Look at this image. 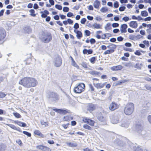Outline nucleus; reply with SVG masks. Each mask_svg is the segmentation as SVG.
Here are the masks:
<instances>
[{
	"mask_svg": "<svg viewBox=\"0 0 151 151\" xmlns=\"http://www.w3.org/2000/svg\"><path fill=\"white\" fill-rule=\"evenodd\" d=\"M83 127L85 129H87L89 130H92V128L87 124H85L83 125Z\"/></svg>",
	"mask_w": 151,
	"mask_h": 151,
	"instance_id": "e433bc0d",
	"label": "nucleus"
},
{
	"mask_svg": "<svg viewBox=\"0 0 151 151\" xmlns=\"http://www.w3.org/2000/svg\"><path fill=\"white\" fill-rule=\"evenodd\" d=\"M111 29V25L109 23H107L105 27V29L106 30H110Z\"/></svg>",
	"mask_w": 151,
	"mask_h": 151,
	"instance_id": "de8ad7c7",
	"label": "nucleus"
},
{
	"mask_svg": "<svg viewBox=\"0 0 151 151\" xmlns=\"http://www.w3.org/2000/svg\"><path fill=\"white\" fill-rule=\"evenodd\" d=\"M34 135L38 136L41 138H44L45 137L44 135L38 130H35L34 131Z\"/></svg>",
	"mask_w": 151,
	"mask_h": 151,
	"instance_id": "aec40b11",
	"label": "nucleus"
},
{
	"mask_svg": "<svg viewBox=\"0 0 151 151\" xmlns=\"http://www.w3.org/2000/svg\"><path fill=\"white\" fill-rule=\"evenodd\" d=\"M73 117L69 116L66 115L63 118V121L64 122H69L73 119Z\"/></svg>",
	"mask_w": 151,
	"mask_h": 151,
	"instance_id": "6ab92c4d",
	"label": "nucleus"
},
{
	"mask_svg": "<svg viewBox=\"0 0 151 151\" xmlns=\"http://www.w3.org/2000/svg\"><path fill=\"white\" fill-rule=\"evenodd\" d=\"M16 142L20 146H21L22 145V142L20 139H18L17 140Z\"/></svg>",
	"mask_w": 151,
	"mask_h": 151,
	"instance_id": "13d9d810",
	"label": "nucleus"
},
{
	"mask_svg": "<svg viewBox=\"0 0 151 151\" xmlns=\"http://www.w3.org/2000/svg\"><path fill=\"white\" fill-rule=\"evenodd\" d=\"M40 13L41 14V17L42 18H45L47 16V15L49 14V12L46 10H45L43 12H41Z\"/></svg>",
	"mask_w": 151,
	"mask_h": 151,
	"instance_id": "412c9836",
	"label": "nucleus"
},
{
	"mask_svg": "<svg viewBox=\"0 0 151 151\" xmlns=\"http://www.w3.org/2000/svg\"><path fill=\"white\" fill-rule=\"evenodd\" d=\"M100 5V2L97 0L95 1L93 4V6L94 7L97 9H99Z\"/></svg>",
	"mask_w": 151,
	"mask_h": 151,
	"instance_id": "a878e982",
	"label": "nucleus"
},
{
	"mask_svg": "<svg viewBox=\"0 0 151 151\" xmlns=\"http://www.w3.org/2000/svg\"><path fill=\"white\" fill-rule=\"evenodd\" d=\"M6 35V32L4 29H0V44L3 43Z\"/></svg>",
	"mask_w": 151,
	"mask_h": 151,
	"instance_id": "39448f33",
	"label": "nucleus"
},
{
	"mask_svg": "<svg viewBox=\"0 0 151 151\" xmlns=\"http://www.w3.org/2000/svg\"><path fill=\"white\" fill-rule=\"evenodd\" d=\"M49 97L53 99V100L55 101L59 99V96L57 93L53 92H51L49 95Z\"/></svg>",
	"mask_w": 151,
	"mask_h": 151,
	"instance_id": "1a4fd4ad",
	"label": "nucleus"
},
{
	"mask_svg": "<svg viewBox=\"0 0 151 151\" xmlns=\"http://www.w3.org/2000/svg\"><path fill=\"white\" fill-rule=\"evenodd\" d=\"M147 27L148 28L146 29L147 33L150 34L151 32V24H148Z\"/></svg>",
	"mask_w": 151,
	"mask_h": 151,
	"instance_id": "a19ab883",
	"label": "nucleus"
},
{
	"mask_svg": "<svg viewBox=\"0 0 151 151\" xmlns=\"http://www.w3.org/2000/svg\"><path fill=\"white\" fill-rule=\"evenodd\" d=\"M102 31H99L96 32V37L98 39H100L101 38V36L99 34L101 33Z\"/></svg>",
	"mask_w": 151,
	"mask_h": 151,
	"instance_id": "4c0bfd02",
	"label": "nucleus"
},
{
	"mask_svg": "<svg viewBox=\"0 0 151 151\" xmlns=\"http://www.w3.org/2000/svg\"><path fill=\"white\" fill-rule=\"evenodd\" d=\"M37 84V81L35 78L29 77L27 88L35 87Z\"/></svg>",
	"mask_w": 151,
	"mask_h": 151,
	"instance_id": "7ed1b4c3",
	"label": "nucleus"
},
{
	"mask_svg": "<svg viewBox=\"0 0 151 151\" xmlns=\"http://www.w3.org/2000/svg\"><path fill=\"white\" fill-rule=\"evenodd\" d=\"M29 12L30 13V15L33 17H35L36 14H35V11L34 9H32L29 10Z\"/></svg>",
	"mask_w": 151,
	"mask_h": 151,
	"instance_id": "72a5a7b5",
	"label": "nucleus"
},
{
	"mask_svg": "<svg viewBox=\"0 0 151 151\" xmlns=\"http://www.w3.org/2000/svg\"><path fill=\"white\" fill-rule=\"evenodd\" d=\"M67 144L68 146L71 147H76L78 146V144L76 143L68 142L67 143Z\"/></svg>",
	"mask_w": 151,
	"mask_h": 151,
	"instance_id": "bb28decb",
	"label": "nucleus"
},
{
	"mask_svg": "<svg viewBox=\"0 0 151 151\" xmlns=\"http://www.w3.org/2000/svg\"><path fill=\"white\" fill-rule=\"evenodd\" d=\"M97 60V57L96 56H93L92 57L89 59L91 63L92 64H94L95 63L96 60Z\"/></svg>",
	"mask_w": 151,
	"mask_h": 151,
	"instance_id": "cd10ccee",
	"label": "nucleus"
},
{
	"mask_svg": "<svg viewBox=\"0 0 151 151\" xmlns=\"http://www.w3.org/2000/svg\"><path fill=\"white\" fill-rule=\"evenodd\" d=\"M43 42L45 43H48L52 39V36L50 33H47L44 35L43 38Z\"/></svg>",
	"mask_w": 151,
	"mask_h": 151,
	"instance_id": "0eeeda50",
	"label": "nucleus"
},
{
	"mask_svg": "<svg viewBox=\"0 0 151 151\" xmlns=\"http://www.w3.org/2000/svg\"><path fill=\"white\" fill-rule=\"evenodd\" d=\"M124 50L126 51H129V52H132V49L131 48H124Z\"/></svg>",
	"mask_w": 151,
	"mask_h": 151,
	"instance_id": "052dcab7",
	"label": "nucleus"
},
{
	"mask_svg": "<svg viewBox=\"0 0 151 151\" xmlns=\"http://www.w3.org/2000/svg\"><path fill=\"white\" fill-rule=\"evenodd\" d=\"M73 27L76 29H78L79 28V25L78 23H76L74 25Z\"/></svg>",
	"mask_w": 151,
	"mask_h": 151,
	"instance_id": "bf43d9fd",
	"label": "nucleus"
},
{
	"mask_svg": "<svg viewBox=\"0 0 151 151\" xmlns=\"http://www.w3.org/2000/svg\"><path fill=\"white\" fill-rule=\"evenodd\" d=\"M90 74L93 76H96L100 75L101 73L96 71H92L90 72Z\"/></svg>",
	"mask_w": 151,
	"mask_h": 151,
	"instance_id": "c756f323",
	"label": "nucleus"
},
{
	"mask_svg": "<svg viewBox=\"0 0 151 151\" xmlns=\"http://www.w3.org/2000/svg\"><path fill=\"white\" fill-rule=\"evenodd\" d=\"M95 123V122L93 120L89 119L86 123L88 124L91 126H93Z\"/></svg>",
	"mask_w": 151,
	"mask_h": 151,
	"instance_id": "c85d7f7f",
	"label": "nucleus"
},
{
	"mask_svg": "<svg viewBox=\"0 0 151 151\" xmlns=\"http://www.w3.org/2000/svg\"><path fill=\"white\" fill-rule=\"evenodd\" d=\"M134 105L132 102L128 103L125 105L124 111L125 114L129 115L133 112L134 109Z\"/></svg>",
	"mask_w": 151,
	"mask_h": 151,
	"instance_id": "f257e3e1",
	"label": "nucleus"
},
{
	"mask_svg": "<svg viewBox=\"0 0 151 151\" xmlns=\"http://www.w3.org/2000/svg\"><path fill=\"white\" fill-rule=\"evenodd\" d=\"M6 94H5L4 92L2 91H0V99L3 98L5 97Z\"/></svg>",
	"mask_w": 151,
	"mask_h": 151,
	"instance_id": "c03bdc74",
	"label": "nucleus"
},
{
	"mask_svg": "<svg viewBox=\"0 0 151 151\" xmlns=\"http://www.w3.org/2000/svg\"><path fill=\"white\" fill-rule=\"evenodd\" d=\"M123 68V67L121 65L114 66L111 68V70L113 71H117L121 70Z\"/></svg>",
	"mask_w": 151,
	"mask_h": 151,
	"instance_id": "9b49d317",
	"label": "nucleus"
},
{
	"mask_svg": "<svg viewBox=\"0 0 151 151\" xmlns=\"http://www.w3.org/2000/svg\"><path fill=\"white\" fill-rule=\"evenodd\" d=\"M14 116L16 118H19L21 117V115L17 112H14L13 113Z\"/></svg>",
	"mask_w": 151,
	"mask_h": 151,
	"instance_id": "a18cd8bd",
	"label": "nucleus"
},
{
	"mask_svg": "<svg viewBox=\"0 0 151 151\" xmlns=\"http://www.w3.org/2000/svg\"><path fill=\"white\" fill-rule=\"evenodd\" d=\"M84 151H94L92 149H89L87 147L83 149Z\"/></svg>",
	"mask_w": 151,
	"mask_h": 151,
	"instance_id": "774afa93",
	"label": "nucleus"
},
{
	"mask_svg": "<svg viewBox=\"0 0 151 151\" xmlns=\"http://www.w3.org/2000/svg\"><path fill=\"white\" fill-rule=\"evenodd\" d=\"M69 124H70L69 123H67V124H63L62 125V127L65 129H66L68 127V126L69 125Z\"/></svg>",
	"mask_w": 151,
	"mask_h": 151,
	"instance_id": "5fc2aeb1",
	"label": "nucleus"
},
{
	"mask_svg": "<svg viewBox=\"0 0 151 151\" xmlns=\"http://www.w3.org/2000/svg\"><path fill=\"white\" fill-rule=\"evenodd\" d=\"M75 33L76 34V37L78 39H80L83 37V34L81 32L78 30L74 29V31Z\"/></svg>",
	"mask_w": 151,
	"mask_h": 151,
	"instance_id": "a211bd4d",
	"label": "nucleus"
},
{
	"mask_svg": "<svg viewBox=\"0 0 151 151\" xmlns=\"http://www.w3.org/2000/svg\"><path fill=\"white\" fill-rule=\"evenodd\" d=\"M114 6L115 8H117L119 6L118 2L117 1H116L114 3Z\"/></svg>",
	"mask_w": 151,
	"mask_h": 151,
	"instance_id": "e2e57ef3",
	"label": "nucleus"
},
{
	"mask_svg": "<svg viewBox=\"0 0 151 151\" xmlns=\"http://www.w3.org/2000/svg\"><path fill=\"white\" fill-rule=\"evenodd\" d=\"M72 65L73 66L76 67L78 69H80L79 66L77 64L75 60L72 62Z\"/></svg>",
	"mask_w": 151,
	"mask_h": 151,
	"instance_id": "58836bf2",
	"label": "nucleus"
},
{
	"mask_svg": "<svg viewBox=\"0 0 151 151\" xmlns=\"http://www.w3.org/2000/svg\"><path fill=\"white\" fill-rule=\"evenodd\" d=\"M111 36V35L110 33H107L103 34L101 36V38L103 39H109V37Z\"/></svg>",
	"mask_w": 151,
	"mask_h": 151,
	"instance_id": "b1692460",
	"label": "nucleus"
},
{
	"mask_svg": "<svg viewBox=\"0 0 151 151\" xmlns=\"http://www.w3.org/2000/svg\"><path fill=\"white\" fill-rule=\"evenodd\" d=\"M144 52L142 50L141 51H139V50H136V51L134 52V54L138 56H140L141 55V53L140 52Z\"/></svg>",
	"mask_w": 151,
	"mask_h": 151,
	"instance_id": "79ce46f5",
	"label": "nucleus"
},
{
	"mask_svg": "<svg viewBox=\"0 0 151 151\" xmlns=\"http://www.w3.org/2000/svg\"><path fill=\"white\" fill-rule=\"evenodd\" d=\"M81 65L85 68H87L88 67L87 63L85 62H83L81 64Z\"/></svg>",
	"mask_w": 151,
	"mask_h": 151,
	"instance_id": "37998d69",
	"label": "nucleus"
},
{
	"mask_svg": "<svg viewBox=\"0 0 151 151\" xmlns=\"http://www.w3.org/2000/svg\"><path fill=\"white\" fill-rule=\"evenodd\" d=\"M62 60L61 59L58 58L55 61V65L56 67H60L62 64Z\"/></svg>",
	"mask_w": 151,
	"mask_h": 151,
	"instance_id": "4be33fe9",
	"label": "nucleus"
},
{
	"mask_svg": "<svg viewBox=\"0 0 151 151\" xmlns=\"http://www.w3.org/2000/svg\"><path fill=\"white\" fill-rule=\"evenodd\" d=\"M14 122L20 127H26L27 126L26 124L25 123L22 122L18 121H15Z\"/></svg>",
	"mask_w": 151,
	"mask_h": 151,
	"instance_id": "393cba45",
	"label": "nucleus"
},
{
	"mask_svg": "<svg viewBox=\"0 0 151 151\" xmlns=\"http://www.w3.org/2000/svg\"><path fill=\"white\" fill-rule=\"evenodd\" d=\"M23 133L29 137H30L31 136V134L27 131H24L23 132Z\"/></svg>",
	"mask_w": 151,
	"mask_h": 151,
	"instance_id": "8fccbe9b",
	"label": "nucleus"
},
{
	"mask_svg": "<svg viewBox=\"0 0 151 151\" xmlns=\"http://www.w3.org/2000/svg\"><path fill=\"white\" fill-rule=\"evenodd\" d=\"M96 107L93 104H89L87 106V110L91 113L95 110Z\"/></svg>",
	"mask_w": 151,
	"mask_h": 151,
	"instance_id": "9d476101",
	"label": "nucleus"
},
{
	"mask_svg": "<svg viewBox=\"0 0 151 151\" xmlns=\"http://www.w3.org/2000/svg\"><path fill=\"white\" fill-rule=\"evenodd\" d=\"M128 24L130 27L134 29H136L138 26L137 22L136 21H131Z\"/></svg>",
	"mask_w": 151,
	"mask_h": 151,
	"instance_id": "f8f14e48",
	"label": "nucleus"
},
{
	"mask_svg": "<svg viewBox=\"0 0 151 151\" xmlns=\"http://www.w3.org/2000/svg\"><path fill=\"white\" fill-rule=\"evenodd\" d=\"M55 7L59 10H61L62 9V6L59 4H56L55 5Z\"/></svg>",
	"mask_w": 151,
	"mask_h": 151,
	"instance_id": "864d4df0",
	"label": "nucleus"
},
{
	"mask_svg": "<svg viewBox=\"0 0 151 151\" xmlns=\"http://www.w3.org/2000/svg\"><path fill=\"white\" fill-rule=\"evenodd\" d=\"M98 119L100 121L103 122L105 121V119L103 116L99 115L98 116Z\"/></svg>",
	"mask_w": 151,
	"mask_h": 151,
	"instance_id": "7c9ffc66",
	"label": "nucleus"
},
{
	"mask_svg": "<svg viewBox=\"0 0 151 151\" xmlns=\"http://www.w3.org/2000/svg\"><path fill=\"white\" fill-rule=\"evenodd\" d=\"M105 83H93V85L97 89H101L104 87Z\"/></svg>",
	"mask_w": 151,
	"mask_h": 151,
	"instance_id": "4468645a",
	"label": "nucleus"
},
{
	"mask_svg": "<svg viewBox=\"0 0 151 151\" xmlns=\"http://www.w3.org/2000/svg\"><path fill=\"white\" fill-rule=\"evenodd\" d=\"M29 78V77H24L22 78L19 81V83L27 88Z\"/></svg>",
	"mask_w": 151,
	"mask_h": 151,
	"instance_id": "20e7f679",
	"label": "nucleus"
},
{
	"mask_svg": "<svg viewBox=\"0 0 151 151\" xmlns=\"http://www.w3.org/2000/svg\"><path fill=\"white\" fill-rule=\"evenodd\" d=\"M53 110L56 112H57L61 114H65L68 113V111L65 110L53 109Z\"/></svg>",
	"mask_w": 151,
	"mask_h": 151,
	"instance_id": "2eb2a0df",
	"label": "nucleus"
},
{
	"mask_svg": "<svg viewBox=\"0 0 151 151\" xmlns=\"http://www.w3.org/2000/svg\"><path fill=\"white\" fill-rule=\"evenodd\" d=\"M134 151H143V150L140 147H137L134 150Z\"/></svg>",
	"mask_w": 151,
	"mask_h": 151,
	"instance_id": "69168bd1",
	"label": "nucleus"
},
{
	"mask_svg": "<svg viewBox=\"0 0 151 151\" xmlns=\"http://www.w3.org/2000/svg\"><path fill=\"white\" fill-rule=\"evenodd\" d=\"M119 107V106L118 104L114 101H113L110 104L109 109L110 110L113 111L117 109Z\"/></svg>",
	"mask_w": 151,
	"mask_h": 151,
	"instance_id": "6e6552de",
	"label": "nucleus"
},
{
	"mask_svg": "<svg viewBox=\"0 0 151 151\" xmlns=\"http://www.w3.org/2000/svg\"><path fill=\"white\" fill-rule=\"evenodd\" d=\"M93 27L94 28L97 29H101V26L99 24L97 23H94L93 25Z\"/></svg>",
	"mask_w": 151,
	"mask_h": 151,
	"instance_id": "2f4dec72",
	"label": "nucleus"
},
{
	"mask_svg": "<svg viewBox=\"0 0 151 151\" xmlns=\"http://www.w3.org/2000/svg\"><path fill=\"white\" fill-rule=\"evenodd\" d=\"M141 14L142 16L146 17L148 15V14L147 11H143L141 12Z\"/></svg>",
	"mask_w": 151,
	"mask_h": 151,
	"instance_id": "c9c22d12",
	"label": "nucleus"
},
{
	"mask_svg": "<svg viewBox=\"0 0 151 151\" xmlns=\"http://www.w3.org/2000/svg\"><path fill=\"white\" fill-rule=\"evenodd\" d=\"M93 52V50L91 49H89L88 50L84 49L83 51V53L84 55L86 54L88 55L91 54Z\"/></svg>",
	"mask_w": 151,
	"mask_h": 151,
	"instance_id": "5701e85b",
	"label": "nucleus"
},
{
	"mask_svg": "<svg viewBox=\"0 0 151 151\" xmlns=\"http://www.w3.org/2000/svg\"><path fill=\"white\" fill-rule=\"evenodd\" d=\"M6 125L9 126L12 129H13L15 130H17L19 132H22L21 129L19 127L17 128L15 125H14L9 124H6Z\"/></svg>",
	"mask_w": 151,
	"mask_h": 151,
	"instance_id": "f3484780",
	"label": "nucleus"
},
{
	"mask_svg": "<svg viewBox=\"0 0 151 151\" xmlns=\"http://www.w3.org/2000/svg\"><path fill=\"white\" fill-rule=\"evenodd\" d=\"M89 86L91 91H94V88L91 84L89 85Z\"/></svg>",
	"mask_w": 151,
	"mask_h": 151,
	"instance_id": "680f3d73",
	"label": "nucleus"
},
{
	"mask_svg": "<svg viewBox=\"0 0 151 151\" xmlns=\"http://www.w3.org/2000/svg\"><path fill=\"white\" fill-rule=\"evenodd\" d=\"M128 26L126 24H123L121 26L120 28L121 32L122 33H125L127 32V29Z\"/></svg>",
	"mask_w": 151,
	"mask_h": 151,
	"instance_id": "dca6fc26",
	"label": "nucleus"
},
{
	"mask_svg": "<svg viewBox=\"0 0 151 151\" xmlns=\"http://www.w3.org/2000/svg\"><path fill=\"white\" fill-rule=\"evenodd\" d=\"M5 149L3 145H0V151H4Z\"/></svg>",
	"mask_w": 151,
	"mask_h": 151,
	"instance_id": "338daca9",
	"label": "nucleus"
},
{
	"mask_svg": "<svg viewBox=\"0 0 151 151\" xmlns=\"http://www.w3.org/2000/svg\"><path fill=\"white\" fill-rule=\"evenodd\" d=\"M108 10V9L107 7H103L100 9V11L103 13L106 12Z\"/></svg>",
	"mask_w": 151,
	"mask_h": 151,
	"instance_id": "ea45409f",
	"label": "nucleus"
},
{
	"mask_svg": "<svg viewBox=\"0 0 151 151\" xmlns=\"http://www.w3.org/2000/svg\"><path fill=\"white\" fill-rule=\"evenodd\" d=\"M63 11L64 12H67L69 11V8L67 7H64L63 8Z\"/></svg>",
	"mask_w": 151,
	"mask_h": 151,
	"instance_id": "6e6d98bb",
	"label": "nucleus"
},
{
	"mask_svg": "<svg viewBox=\"0 0 151 151\" xmlns=\"http://www.w3.org/2000/svg\"><path fill=\"white\" fill-rule=\"evenodd\" d=\"M85 35L86 36H88L90 35L91 34V32L88 30H86L84 31Z\"/></svg>",
	"mask_w": 151,
	"mask_h": 151,
	"instance_id": "49530a36",
	"label": "nucleus"
},
{
	"mask_svg": "<svg viewBox=\"0 0 151 151\" xmlns=\"http://www.w3.org/2000/svg\"><path fill=\"white\" fill-rule=\"evenodd\" d=\"M86 21V19L85 18L82 19L81 20V23L82 24H84Z\"/></svg>",
	"mask_w": 151,
	"mask_h": 151,
	"instance_id": "603ef678",
	"label": "nucleus"
},
{
	"mask_svg": "<svg viewBox=\"0 0 151 151\" xmlns=\"http://www.w3.org/2000/svg\"><path fill=\"white\" fill-rule=\"evenodd\" d=\"M85 87L84 84L83 83H81L74 88V91L76 93H81L84 91Z\"/></svg>",
	"mask_w": 151,
	"mask_h": 151,
	"instance_id": "f03ea898",
	"label": "nucleus"
},
{
	"mask_svg": "<svg viewBox=\"0 0 151 151\" xmlns=\"http://www.w3.org/2000/svg\"><path fill=\"white\" fill-rule=\"evenodd\" d=\"M26 64L27 65H29L31 64L32 62V59L30 57L27 58L25 60Z\"/></svg>",
	"mask_w": 151,
	"mask_h": 151,
	"instance_id": "f704fd0d",
	"label": "nucleus"
},
{
	"mask_svg": "<svg viewBox=\"0 0 151 151\" xmlns=\"http://www.w3.org/2000/svg\"><path fill=\"white\" fill-rule=\"evenodd\" d=\"M129 80L125 79L122 81H118V83L116 84V85H121L122 83H125L128 82Z\"/></svg>",
	"mask_w": 151,
	"mask_h": 151,
	"instance_id": "473e14b6",
	"label": "nucleus"
},
{
	"mask_svg": "<svg viewBox=\"0 0 151 151\" xmlns=\"http://www.w3.org/2000/svg\"><path fill=\"white\" fill-rule=\"evenodd\" d=\"M107 47L111 49L105 51L104 52V54L105 55L113 53L114 51V49L116 48V46L115 45L112 44L111 45L108 46Z\"/></svg>",
	"mask_w": 151,
	"mask_h": 151,
	"instance_id": "423d86ee",
	"label": "nucleus"
},
{
	"mask_svg": "<svg viewBox=\"0 0 151 151\" xmlns=\"http://www.w3.org/2000/svg\"><path fill=\"white\" fill-rule=\"evenodd\" d=\"M37 148L44 151H51V150L50 148L42 145L37 146Z\"/></svg>",
	"mask_w": 151,
	"mask_h": 151,
	"instance_id": "ddd939ff",
	"label": "nucleus"
},
{
	"mask_svg": "<svg viewBox=\"0 0 151 151\" xmlns=\"http://www.w3.org/2000/svg\"><path fill=\"white\" fill-rule=\"evenodd\" d=\"M126 9V7L124 6H120L119 8V10L120 11L122 12L124 11Z\"/></svg>",
	"mask_w": 151,
	"mask_h": 151,
	"instance_id": "4d7b16f0",
	"label": "nucleus"
},
{
	"mask_svg": "<svg viewBox=\"0 0 151 151\" xmlns=\"http://www.w3.org/2000/svg\"><path fill=\"white\" fill-rule=\"evenodd\" d=\"M89 118H88L86 117H82V121L85 123H87V121H88Z\"/></svg>",
	"mask_w": 151,
	"mask_h": 151,
	"instance_id": "3c124183",
	"label": "nucleus"
},
{
	"mask_svg": "<svg viewBox=\"0 0 151 151\" xmlns=\"http://www.w3.org/2000/svg\"><path fill=\"white\" fill-rule=\"evenodd\" d=\"M90 43L91 44H93L95 43L96 42L95 40L93 38H91L90 39Z\"/></svg>",
	"mask_w": 151,
	"mask_h": 151,
	"instance_id": "0e129e2a",
	"label": "nucleus"
},
{
	"mask_svg": "<svg viewBox=\"0 0 151 151\" xmlns=\"http://www.w3.org/2000/svg\"><path fill=\"white\" fill-rule=\"evenodd\" d=\"M122 20L125 22H127L129 20L131 19H129V17L127 16H125L122 19Z\"/></svg>",
	"mask_w": 151,
	"mask_h": 151,
	"instance_id": "09e8293b",
	"label": "nucleus"
}]
</instances>
